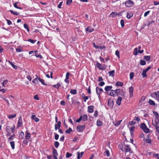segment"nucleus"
<instances>
[{
	"mask_svg": "<svg viewBox=\"0 0 159 159\" xmlns=\"http://www.w3.org/2000/svg\"><path fill=\"white\" fill-rule=\"evenodd\" d=\"M114 92L116 96H121L122 97L124 96L125 93L122 89H116L114 90Z\"/></svg>",
	"mask_w": 159,
	"mask_h": 159,
	"instance_id": "nucleus-1",
	"label": "nucleus"
},
{
	"mask_svg": "<svg viewBox=\"0 0 159 159\" xmlns=\"http://www.w3.org/2000/svg\"><path fill=\"white\" fill-rule=\"evenodd\" d=\"M96 66L97 68L101 70H104L106 68V67L105 66V65H103V66H102L101 64H100L98 62L97 63Z\"/></svg>",
	"mask_w": 159,
	"mask_h": 159,
	"instance_id": "nucleus-2",
	"label": "nucleus"
},
{
	"mask_svg": "<svg viewBox=\"0 0 159 159\" xmlns=\"http://www.w3.org/2000/svg\"><path fill=\"white\" fill-rule=\"evenodd\" d=\"M125 5L128 7H130L133 4V2L130 0H128L125 2Z\"/></svg>",
	"mask_w": 159,
	"mask_h": 159,
	"instance_id": "nucleus-3",
	"label": "nucleus"
},
{
	"mask_svg": "<svg viewBox=\"0 0 159 159\" xmlns=\"http://www.w3.org/2000/svg\"><path fill=\"white\" fill-rule=\"evenodd\" d=\"M85 128V125H84L82 126L80 125L77 127L76 129L78 131L81 132L83 131Z\"/></svg>",
	"mask_w": 159,
	"mask_h": 159,
	"instance_id": "nucleus-4",
	"label": "nucleus"
},
{
	"mask_svg": "<svg viewBox=\"0 0 159 159\" xmlns=\"http://www.w3.org/2000/svg\"><path fill=\"white\" fill-rule=\"evenodd\" d=\"M125 147L124 148L125 149V152H129L130 153H132V152L131 151V148L129 147V146L128 145H125Z\"/></svg>",
	"mask_w": 159,
	"mask_h": 159,
	"instance_id": "nucleus-5",
	"label": "nucleus"
},
{
	"mask_svg": "<svg viewBox=\"0 0 159 159\" xmlns=\"http://www.w3.org/2000/svg\"><path fill=\"white\" fill-rule=\"evenodd\" d=\"M159 118H155L154 122L152 121V124L154 126H156L159 123Z\"/></svg>",
	"mask_w": 159,
	"mask_h": 159,
	"instance_id": "nucleus-6",
	"label": "nucleus"
},
{
	"mask_svg": "<svg viewBox=\"0 0 159 159\" xmlns=\"http://www.w3.org/2000/svg\"><path fill=\"white\" fill-rule=\"evenodd\" d=\"M114 90H111V91L110 93L107 92V94L111 96L114 97L116 96V94L114 92Z\"/></svg>",
	"mask_w": 159,
	"mask_h": 159,
	"instance_id": "nucleus-7",
	"label": "nucleus"
},
{
	"mask_svg": "<svg viewBox=\"0 0 159 159\" xmlns=\"http://www.w3.org/2000/svg\"><path fill=\"white\" fill-rule=\"evenodd\" d=\"M88 112L89 113H92L93 112L94 107L93 106H90L88 107Z\"/></svg>",
	"mask_w": 159,
	"mask_h": 159,
	"instance_id": "nucleus-8",
	"label": "nucleus"
},
{
	"mask_svg": "<svg viewBox=\"0 0 159 159\" xmlns=\"http://www.w3.org/2000/svg\"><path fill=\"white\" fill-rule=\"evenodd\" d=\"M134 89L131 86L129 88V94L130 97H132L133 96V92Z\"/></svg>",
	"mask_w": 159,
	"mask_h": 159,
	"instance_id": "nucleus-9",
	"label": "nucleus"
},
{
	"mask_svg": "<svg viewBox=\"0 0 159 159\" xmlns=\"http://www.w3.org/2000/svg\"><path fill=\"white\" fill-rule=\"evenodd\" d=\"M61 121H58L57 122V124H55V129L57 130V129H59L61 126Z\"/></svg>",
	"mask_w": 159,
	"mask_h": 159,
	"instance_id": "nucleus-10",
	"label": "nucleus"
},
{
	"mask_svg": "<svg viewBox=\"0 0 159 159\" xmlns=\"http://www.w3.org/2000/svg\"><path fill=\"white\" fill-rule=\"evenodd\" d=\"M120 14V13H116L114 12H112L110 14V16L112 17H115L117 16H119Z\"/></svg>",
	"mask_w": 159,
	"mask_h": 159,
	"instance_id": "nucleus-11",
	"label": "nucleus"
},
{
	"mask_svg": "<svg viewBox=\"0 0 159 159\" xmlns=\"http://www.w3.org/2000/svg\"><path fill=\"white\" fill-rule=\"evenodd\" d=\"M122 100V98L120 97H119L118 98L116 101V103L118 105L120 106V105Z\"/></svg>",
	"mask_w": 159,
	"mask_h": 159,
	"instance_id": "nucleus-12",
	"label": "nucleus"
},
{
	"mask_svg": "<svg viewBox=\"0 0 159 159\" xmlns=\"http://www.w3.org/2000/svg\"><path fill=\"white\" fill-rule=\"evenodd\" d=\"M22 120L21 117L20 116L19 118V120L18 122V127H19L22 124Z\"/></svg>",
	"mask_w": 159,
	"mask_h": 159,
	"instance_id": "nucleus-13",
	"label": "nucleus"
},
{
	"mask_svg": "<svg viewBox=\"0 0 159 159\" xmlns=\"http://www.w3.org/2000/svg\"><path fill=\"white\" fill-rule=\"evenodd\" d=\"M93 30V29L91 27H89L86 29L85 30L86 31L90 33Z\"/></svg>",
	"mask_w": 159,
	"mask_h": 159,
	"instance_id": "nucleus-14",
	"label": "nucleus"
},
{
	"mask_svg": "<svg viewBox=\"0 0 159 159\" xmlns=\"http://www.w3.org/2000/svg\"><path fill=\"white\" fill-rule=\"evenodd\" d=\"M77 153V159H80L82 157L84 154V152H81L80 153L79 152H78Z\"/></svg>",
	"mask_w": 159,
	"mask_h": 159,
	"instance_id": "nucleus-15",
	"label": "nucleus"
},
{
	"mask_svg": "<svg viewBox=\"0 0 159 159\" xmlns=\"http://www.w3.org/2000/svg\"><path fill=\"white\" fill-rule=\"evenodd\" d=\"M31 118L32 119L34 120L36 122H38L39 121V119L35 115L32 116Z\"/></svg>",
	"mask_w": 159,
	"mask_h": 159,
	"instance_id": "nucleus-16",
	"label": "nucleus"
},
{
	"mask_svg": "<svg viewBox=\"0 0 159 159\" xmlns=\"http://www.w3.org/2000/svg\"><path fill=\"white\" fill-rule=\"evenodd\" d=\"M112 87L111 86H107L105 87V90L106 91H108L110 90L111 91V89L112 88Z\"/></svg>",
	"mask_w": 159,
	"mask_h": 159,
	"instance_id": "nucleus-17",
	"label": "nucleus"
},
{
	"mask_svg": "<svg viewBox=\"0 0 159 159\" xmlns=\"http://www.w3.org/2000/svg\"><path fill=\"white\" fill-rule=\"evenodd\" d=\"M52 154L53 156H58V153L57 150L54 148H53Z\"/></svg>",
	"mask_w": 159,
	"mask_h": 159,
	"instance_id": "nucleus-18",
	"label": "nucleus"
},
{
	"mask_svg": "<svg viewBox=\"0 0 159 159\" xmlns=\"http://www.w3.org/2000/svg\"><path fill=\"white\" fill-rule=\"evenodd\" d=\"M16 51L18 52H20L22 51V48L20 46L18 47L16 49Z\"/></svg>",
	"mask_w": 159,
	"mask_h": 159,
	"instance_id": "nucleus-19",
	"label": "nucleus"
},
{
	"mask_svg": "<svg viewBox=\"0 0 159 159\" xmlns=\"http://www.w3.org/2000/svg\"><path fill=\"white\" fill-rule=\"evenodd\" d=\"M148 103L150 105L152 106H155V102L151 99H149L148 101Z\"/></svg>",
	"mask_w": 159,
	"mask_h": 159,
	"instance_id": "nucleus-20",
	"label": "nucleus"
},
{
	"mask_svg": "<svg viewBox=\"0 0 159 159\" xmlns=\"http://www.w3.org/2000/svg\"><path fill=\"white\" fill-rule=\"evenodd\" d=\"M115 73L114 70H112L111 71H110L108 72V73L109 74V76H114V74Z\"/></svg>",
	"mask_w": 159,
	"mask_h": 159,
	"instance_id": "nucleus-21",
	"label": "nucleus"
},
{
	"mask_svg": "<svg viewBox=\"0 0 159 159\" xmlns=\"http://www.w3.org/2000/svg\"><path fill=\"white\" fill-rule=\"evenodd\" d=\"M26 135L25 136V138L26 139H29L31 137L30 134L28 133L27 131H26Z\"/></svg>",
	"mask_w": 159,
	"mask_h": 159,
	"instance_id": "nucleus-22",
	"label": "nucleus"
},
{
	"mask_svg": "<svg viewBox=\"0 0 159 159\" xmlns=\"http://www.w3.org/2000/svg\"><path fill=\"white\" fill-rule=\"evenodd\" d=\"M102 124V122L100 121L99 120H98L97 121V125L98 126H100Z\"/></svg>",
	"mask_w": 159,
	"mask_h": 159,
	"instance_id": "nucleus-23",
	"label": "nucleus"
},
{
	"mask_svg": "<svg viewBox=\"0 0 159 159\" xmlns=\"http://www.w3.org/2000/svg\"><path fill=\"white\" fill-rule=\"evenodd\" d=\"M123 83L119 81H117L116 82V85L117 86H120L121 87V86H123Z\"/></svg>",
	"mask_w": 159,
	"mask_h": 159,
	"instance_id": "nucleus-24",
	"label": "nucleus"
},
{
	"mask_svg": "<svg viewBox=\"0 0 159 159\" xmlns=\"http://www.w3.org/2000/svg\"><path fill=\"white\" fill-rule=\"evenodd\" d=\"M147 72V71H146V70H143L142 74L143 77V78L147 76V75L146 74Z\"/></svg>",
	"mask_w": 159,
	"mask_h": 159,
	"instance_id": "nucleus-25",
	"label": "nucleus"
},
{
	"mask_svg": "<svg viewBox=\"0 0 159 159\" xmlns=\"http://www.w3.org/2000/svg\"><path fill=\"white\" fill-rule=\"evenodd\" d=\"M143 59L146 61H148L150 59V57L149 56H144Z\"/></svg>",
	"mask_w": 159,
	"mask_h": 159,
	"instance_id": "nucleus-26",
	"label": "nucleus"
},
{
	"mask_svg": "<svg viewBox=\"0 0 159 159\" xmlns=\"http://www.w3.org/2000/svg\"><path fill=\"white\" fill-rule=\"evenodd\" d=\"M61 86V84L60 83H57V84L54 85H53V86L54 87L56 88L58 90H59V87Z\"/></svg>",
	"mask_w": 159,
	"mask_h": 159,
	"instance_id": "nucleus-27",
	"label": "nucleus"
},
{
	"mask_svg": "<svg viewBox=\"0 0 159 159\" xmlns=\"http://www.w3.org/2000/svg\"><path fill=\"white\" fill-rule=\"evenodd\" d=\"M82 117V119L83 120L86 121L88 120V117L86 115L84 114V115Z\"/></svg>",
	"mask_w": 159,
	"mask_h": 159,
	"instance_id": "nucleus-28",
	"label": "nucleus"
},
{
	"mask_svg": "<svg viewBox=\"0 0 159 159\" xmlns=\"http://www.w3.org/2000/svg\"><path fill=\"white\" fill-rule=\"evenodd\" d=\"M10 144L11 147L13 149L15 148V142L14 141H11L10 142Z\"/></svg>",
	"mask_w": 159,
	"mask_h": 159,
	"instance_id": "nucleus-29",
	"label": "nucleus"
},
{
	"mask_svg": "<svg viewBox=\"0 0 159 159\" xmlns=\"http://www.w3.org/2000/svg\"><path fill=\"white\" fill-rule=\"evenodd\" d=\"M140 127L143 130L144 128L147 127V126L144 123H142L141 124Z\"/></svg>",
	"mask_w": 159,
	"mask_h": 159,
	"instance_id": "nucleus-30",
	"label": "nucleus"
},
{
	"mask_svg": "<svg viewBox=\"0 0 159 159\" xmlns=\"http://www.w3.org/2000/svg\"><path fill=\"white\" fill-rule=\"evenodd\" d=\"M153 114L155 116V118H159V115L158 113L156 111L153 112Z\"/></svg>",
	"mask_w": 159,
	"mask_h": 159,
	"instance_id": "nucleus-31",
	"label": "nucleus"
},
{
	"mask_svg": "<svg viewBox=\"0 0 159 159\" xmlns=\"http://www.w3.org/2000/svg\"><path fill=\"white\" fill-rule=\"evenodd\" d=\"M155 94L157 98V100L159 101V92H155Z\"/></svg>",
	"mask_w": 159,
	"mask_h": 159,
	"instance_id": "nucleus-32",
	"label": "nucleus"
},
{
	"mask_svg": "<svg viewBox=\"0 0 159 159\" xmlns=\"http://www.w3.org/2000/svg\"><path fill=\"white\" fill-rule=\"evenodd\" d=\"M133 16L132 13H128L127 17L128 19H130Z\"/></svg>",
	"mask_w": 159,
	"mask_h": 159,
	"instance_id": "nucleus-33",
	"label": "nucleus"
},
{
	"mask_svg": "<svg viewBox=\"0 0 159 159\" xmlns=\"http://www.w3.org/2000/svg\"><path fill=\"white\" fill-rule=\"evenodd\" d=\"M70 93L72 94H76L77 93V91L75 89L71 90Z\"/></svg>",
	"mask_w": 159,
	"mask_h": 159,
	"instance_id": "nucleus-34",
	"label": "nucleus"
},
{
	"mask_svg": "<svg viewBox=\"0 0 159 159\" xmlns=\"http://www.w3.org/2000/svg\"><path fill=\"white\" fill-rule=\"evenodd\" d=\"M18 2H16V3H15L14 4V6L16 8H17V9H22V8L21 7H18L17 6V4L18 3Z\"/></svg>",
	"mask_w": 159,
	"mask_h": 159,
	"instance_id": "nucleus-35",
	"label": "nucleus"
},
{
	"mask_svg": "<svg viewBox=\"0 0 159 159\" xmlns=\"http://www.w3.org/2000/svg\"><path fill=\"white\" fill-rule=\"evenodd\" d=\"M143 130L146 133H148L149 132V129L147 127L144 128Z\"/></svg>",
	"mask_w": 159,
	"mask_h": 159,
	"instance_id": "nucleus-36",
	"label": "nucleus"
},
{
	"mask_svg": "<svg viewBox=\"0 0 159 159\" xmlns=\"http://www.w3.org/2000/svg\"><path fill=\"white\" fill-rule=\"evenodd\" d=\"M38 80H39L43 85H46L47 84H45L44 83V80L41 79L40 78H38Z\"/></svg>",
	"mask_w": 159,
	"mask_h": 159,
	"instance_id": "nucleus-37",
	"label": "nucleus"
},
{
	"mask_svg": "<svg viewBox=\"0 0 159 159\" xmlns=\"http://www.w3.org/2000/svg\"><path fill=\"white\" fill-rule=\"evenodd\" d=\"M59 145V143L57 141H55L54 143V146L56 148H57Z\"/></svg>",
	"mask_w": 159,
	"mask_h": 159,
	"instance_id": "nucleus-38",
	"label": "nucleus"
},
{
	"mask_svg": "<svg viewBox=\"0 0 159 159\" xmlns=\"http://www.w3.org/2000/svg\"><path fill=\"white\" fill-rule=\"evenodd\" d=\"M24 26L25 28L27 30V31H29L30 29H29V28L28 26L25 23L24 24Z\"/></svg>",
	"mask_w": 159,
	"mask_h": 159,
	"instance_id": "nucleus-39",
	"label": "nucleus"
},
{
	"mask_svg": "<svg viewBox=\"0 0 159 159\" xmlns=\"http://www.w3.org/2000/svg\"><path fill=\"white\" fill-rule=\"evenodd\" d=\"M140 64L141 65H144L146 64V62L143 60H141L140 62Z\"/></svg>",
	"mask_w": 159,
	"mask_h": 159,
	"instance_id": "nucleus-40",
	"label": "nucleus"
},
{
	"mask_svg": "<svg viewBox=\"0 0 159 159\" xmlns=\"http://www.w3.org/2000/svg\"><path fill=\"white\" fill-rule=\"evenodd\" d=\"M38 78H35L33 80H32V82L34 84H36L37 83H38Z\"/></svg>",
	"mask_w": 159,
	"mask_h": 159,
	"instance_id": "nucleus-41",
	"label": "nucleus"
},
{
	"mask_svg": "<svg viewBox=\"0 0 159 159\" xmlns=\"http://www.w3.org/2000/svg\"><path fill=\"white\" fill-rule=\"evenodd\" d=\"M130 79L132 80L133 79L134 76V73L133 72H131L129 75Z\"/></svg>",
	"mask_w": 159,
	"mask_h": 159,
	"instance_id": "nucleus-42",
	"label": "nucleus"
},
{
	"mask_svg": "<svg viewBox=\"0 0 159 159\" xmlns=\"http://www.w3.org/2000/svg\"><path fill=\"white\" fill-rule=\"evenodd\" d=\"M72 131V129L71 128H69V129L68 130H66V133L70 134V132Z\"/></svg>",
	"mask_w": 159,
	"mask_h": 159,
	"instance_id": "nucleus-43",
	"label": "nucleus"
},
{
	"mask_svg": "<svg viewBox=\"0 0 159 159\" xmlns=\"http://www.w3.org/2000/svg\"><path fill=\"white\" fill-rule=\"evenodd\" d=\"M16 114H15L14 115H9L8 116V118H9V119H11L12 118H14L16 117Z\"/></svg>",
	"mask_w": 159,
	"mask_h": 159,
	"instance_id": "nucleus-44",
	"label": "nucleus"
},
{
	"mask_svg": "<svg viewBox=\"0 0 159 159\" xmlns=\"http://www.w3.org/2000/svg\"><path fill=\"white\" fill-rule=\"evenodd\" d=\"M137 51L138 50L137 48H136L134 49V54L135 55H137L138 54Z\"/></svg>",
	"mask_w": 159,
	"mask_h": 159,
	"instance_id": "nucleus-45",
	"label": "nucleus"
},
{
	"mask_svg": "<svg viewBox=\"0 0 159 159\" xmlns=\"http://www.w3.org/2000/svg\"><path fill=\"white\" fill-rule=\"evenodd\" d=\"M72 156V154H70L69 152H67L66 154V157L67 158H68Z\"/></svg>",
	"mask_w": 159,
	"mask_h": 159,
	"instance_id": "nucleus-46",
	"label": "nucleus"
},
{
	"mask_svg": "<svg viewBox=\"0 0 159 159\" xmlns=\"http://www.w3.org/2000/svg\"><path fill=\"white\" fill-rule=\"evenodd\" d=\"M54 134H55V139L56 140H57L59 138V136L58 134L56 133H54Z\"/></svg>",
	"mask_w": 159,
	"mask_h": 159,
	"instance_id": "nucleus-47",
	"label": "nucleus"
},
{
	"mask_svg": "<svg viewBox=\"0 0 159 159\" xmlns=\"http://www.w3.org/2000/svg\"><path fill=\"white\" fill-rule=\"evenodd\" d=\"M82 98L84 99V101L85 102H86V100L88 99V96H85V95H84Z\"/></svg>",
	"mask_w": 159,
	"mask_h": 159,
	"instance_id": "nucleus-48",
	"label": "nucleus"
},
{
	"mask_svg": "<svg viewBox=\"0 0 159 159\" xmlns=\"http://www.w3.org/2000/svg\"><path fill=\"white\" fill-rule=\"evenodd\" d=\"M10 11L11 12L12 14H13L14 15H18L19 14V13L14 12L11 10H10Z\"/></svg>",
	"mask_w": 159,
	"mask_h": 159,
	"instance_id": "nucleus-49",
	"label": "nucleus"
},
{
	"mask_svg": "<svg viewBox=\"0 0 159 159\" xmlns=\"http://www.w3.org/2000/svg\"><path fill=\"white\" fill-rule=\"evenodd\" d=\"M72 2V0H67L66 4L67 5H70Z\"/></svg>",
	"mask_w": 159,
	"mask_h": 159,
	"instance_id": "nucleus-50",
	"label": "nucleus"
},
{
	"mask_svg": "<svg viewBox=\"0 0 159 159\" xmlns=\"http://www.w3.org/2000/svg\"><path fill=\"white\" fill-rule=\"evenodd\" d=\"M28 41L32 43H34L36 41V40H33L32 39H29L27 40Z\"/></svg>",
	"mask_w": 159,
	"mask_h": 159,
	"instance_id": "nucleus-51",
	"label": "nucleus"
},
{
	"mask_svg": "<svg viewBox=\"0 0 159 159\" xmlns=\"http://www.w3.org/2000/svg\"><path fill=\"white\" fill-rule=\"evenodd\" d=\"M141 46L139 47H138V49H139L138 52L140 53H142L143 52V50H140V49H141Z\"/></svg>",
	"mask_w": 159,
	"mask_h": 159,
	"instance_id": "nucleus-52",
	"label": "nucleus"
},
{
	"mask_svg": "<svg viewBox=\"0 0 159 159\" xmlns=\"http://www.w3.org/2000/svg\"><path fill=\"white\" fill-rule=\"evenodd\" d=\"M106 155L108 157L110 155L109 152L108 150H107L105 152Z\"/></svg>",
	"mask_w": 159,
	"mask_h": 159,
	"instance_id": "nucleus-53",
	"label": "nucleus"
},
{
	"mask_svg": "<svg viewBox=\"0 0 159 159\" xmlns=\"http://www.w3.org/2000/svg\"><path fill=\"white\" fill-rule=\"evenodd\" d=\"M120 23L122 27H123L124 25V20H120Z\"/></svg>",
	"mask_w": 159,
	"mask_h": 159,
	"instance_id": "nucleus-54",
	"label": "nucleus"
},
{
	"mask_svg": "<svg viewBox=\"0 0 159 159\" xmlns=\"http://www.w3.org/2000/svg\"><path fill=\"white\" fill-rule=\"evenodd\" d=\"M35 55L37 57H39L41 59L43 58L42 56L40 55H39L38 54H36Z\"/></svg>",
	"mask_w": 159,
	"mask_h": 159,
	"instance_id": "nucleus-55",
	"label": "nucleus"
},
{
	"mask_svg": "<svg viewBox=\"0 0 159 159\" xmlns=\"http://www.w3.org/2000/svg\"><path fill=\"white\" fill-rule=\"evenodd\" d=\"M116 54L119 58L120 57V53L119 52L118 50H116Z\"/></svg>",
	"mask_w": 159,
	"mask_h": 159,
	"instance_id": "nucleus-56",
	"label": "nucleus"
},
{
	"mask_svg": "<svg viewBox=\"0 0 159 159\" xmlns=\"http://www.w3.org/2000/svg\"><path fill=\"white\" fill-rule=\"evenodd\" d=\"M154 126L155 127L157 132L158 134H159V126L157 125V126Z\"/></svg>",
	"mask_w": 159,
	"mask_h": 159,
	"instance_id": "nucleus-57",
	"label": "nucleus"
},
{
	"mask_svg": "<svg viewBox=\"0 0 159 159\" xmlns=\"http://www.w3.org/2000/svg\"><path fill=\"white\" fill-rule=\"evenodd\" d=\"M6 20L7 21V23L8 25H10L12 24L10 20L8 19H6Z\"/></svg>",
	"mask_w": 159,
	"mask_h": 159,
	"instance_id": "nucleus-58",
	"label": "nucleus"
},
{
	"mask_svg": "<svg viewBox=\"0 0 159 159\" xmlns=\"http://www.w3.org/2000/svg\"><path fill=\"white\" fill-rule=\"evenodd\" d=\"M105 84V83L103 81L99 83V84L101 86H103Z\"/></svg>",
	"mask_w": 159,
	"mask_h": 159,
	"instance_id": "nucleus-59",
	"label": "nucleus"
},
{
	"mask_svg": "<svg viewBox=\"0 0 159 159\" xmlns=\"http://www.w3.org/2000/svg\"><path fill=\"white\" fill-rule=\"evenodd\" d=\"M82 119V116H80V117L76 120V122H79Z\"/></svg>",
	"mask_w": 159,
	"mask_h": 159,
	"instance_id": "nucleus-60",
	"label": "nucleus"
},
{
	"mask_svg": "<svg viewBox=\"0 0 159 159\" xmlns=\"http://www.w3.org/2000/svg\"><path fill=\"white\" fill-rule=\"evenodd\" d=\"M150 13V11H148L144 13V16L146 17Z\"/></svg>",
	"mask_w": 159,
	"mask_h": 159,
	"instance_id": "nucleus-61",
	"label": "nucleus"
},
{
	"mask_svg": "<svg viewBox=\"0 0 159 159\" xmlns=\"http://www.w3.org/2000/svg\"><path fill=\"white\" fill-rule=\"evenodd\" d=\"M11 65L12 66V67L15 69H17L18 68V67L17 66L15 65L13 63Z\"/></svg>",
	"mask_w": 159,
	"mask_h": 159,
	"instance_id": "nucleus-62",
	"label": "nucleus"
},
{
	"mask_svg": "<svg viewBox=\"0 0 159 159\" xmlns=\"http://www.w3.org/2000/svg\"><path fill=\"white\" fill-rule=\"evenodd\" d=\"M14 138L13 137L11 136H10L8 139V141H10L11 140L13 139Z\"/></svg>",
	"mask_w": 159,
	"mask_h": 159,
	"instance_id": "nucleus-63",
	"label": "nucleus"
},
{
	"mask_svg": "<svg viewBox=\"0 0 159 159\" xmlns=\"http://www.w3.org/2000/svg\"><path fill=\"white\" fill-rule=\"evenodd\" d=\"M155 157H156L158 159H159V154H153Z\"/></svg>",
	"mask_w": 159,
	"mask_h": 159,
	"instance_id": "nucleus-64",
	"label": "nucleus"
}]
</instances>
